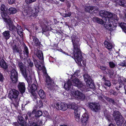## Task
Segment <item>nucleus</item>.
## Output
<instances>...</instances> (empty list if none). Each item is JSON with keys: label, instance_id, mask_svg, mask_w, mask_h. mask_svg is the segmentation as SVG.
I'll list each match as a JSON object with an SVG mask.
<instances>
[{"label": "nucleus", "instance_id": "42", "mask_svg": "<svg viewBox=\"0 0 126 126\" xmlns=\"http://www.w3.org/2000/svg\"><path fill=\"white\" fill-rule=\"evenodd\" d=\"M70 79H78V75L77 73H75L72 76H70Z\"/></svg>", "mask_w": 126, "mask_h": 126}, {"label": "nucleus", "instance_id": "8", "mask_svg": "<svg viewBox=\"0 0 126 126\" xmlns=\"http://www.w3.org/2000/svg\"><path fill=\"white\" fill-rule=\"evenodd\" d=\"M99 104L94 102H91L89 105V106L91 110L94 112H97L100 110Z\"/></svg>", "mask_w": 126, "mask_h": 126}, {"label": "nucleus", "instance_id": "30", "mask_svg": "<svg viewBox=\"0 0 126 126\" xmlns=\"http://www.w3.org/2000/svg\"><path fill=\"white\" fill-rule=\"evenodd\" d=\"M105 98L106 100L110 102V104L114 105H116V103L115 101L113 99L110 98L107 96H105Z\"/></svg>", "mask_w": 126, "mask_h": 126}, {"label": "nucleus", "instance_id": "63", "mask_svg": "<svg viewBox=\"0 0 126 126\" xmlns=\"http://www.w3.org/2000/svg\"><path fill=\"white\" fill-rule=\"evenodd\" d=\"M13 125H14L15 126H18V124L17 122H15L13 123Z\"/></svg>", "mask_w": 126, "mask_h": 126}, {"label": "nucleus", "instance_id": "9", "mask_svg": "<svg viewBox=\"0 0 126 126\" xmlns=\"http://www.w3.org/2000/svg\"><path fill=\"white\" fill-rule=\"evenodd\" d=\"M18 66L20 68L22 75L24 78L26 79L27 77L28 71L26 70L25 68H24V65L21 62H18Z\"/></svg>", "mask_w": 126, "mask_h": 126}, {"label": "nucleus", "instance_id": "1", "mask_svg": "<svg viewBox=\"0 0 126 126\" xmlns=\"http://www.w3.org/2000/svg\"><path fill=\"white\" fill-rule=\"evenodd\" d=\"M74 37L73 36L72 37V41L73 45V54L74 56V59L76 62L79 66H82V65L85 66L86 63V60L82 59V57L79 49V47L77 45L78 42H75L76 40H75L73 38Z\"/></svg>", "mask_w": 126, "mask_h": 126}, {"label": "nucleus", "instance_id": "10", "mask_svg": "<svg viewBox=\"0 0 126 126\" xmlns=\"http://www.w3.org/2000/svg\"><path fill=\"white\" fill-rule=\"evenodd\" d=\"M72 94L76 96L78 100H83L85 99L86 97L84 94L77 90L73 92Z\"/></svg>", "mask_w": 126, "mask_h": 126}, {"label": "nucleus", "instance_id": "37", "mask_svg": "<svg viewBox=\"0 0 126 126\" xmlns=\"http://www.w3.org/2000/svg\"><path fill=\"white\" fill-rule=\"evenodd\" d=\"M119 25L124 32L126 33V23L124 22L121 23L119 24Z\"/></svg>", "mask_w": 126, "mask_h": 126}, {"label": "nucleus", "instance_id": "23", "mask_svg": "<svg viewBox=\"0 0 126 126\" xmlns=\"http://www.w3.org/2000/svg\"><path fill=\"white\" fill-rule=\"evenodd\" d=\"M75 117L76 120L78 122L80 121V111L79 109H77L75 110Z\"/></svg>", "mask_w": 126, "mask_h": 126}, {"label": "nucleus", "instance_id": "22", "mask_svg": "<svg viewBox=\"0 0 126 126\" xmlns=\"http://www.w3.org/2000/svg\"><path fill=\"white\" fill-rule=\"evenodd\" d=\"M40 62L38 61L35 60L34 61V63L36 67L38 68L39 70H44L45 69V67L44 65H42V66H41L40 64Z\"/></svg>", "mask_w": 126, "mask_h": 126}, {"label": "nucleus", "instance_id": "60", "mask_svg": "<svg viewBox=\"0 0 126 126\" xmlns=\"http://www.w3.org/2000/svg\"><path fill=\"white\" fill-rule=\"evenodd\" d=\"M118 93L114 91L113 94L114 95H118Z\"/></svg>", "mask_w": 126, "mask_h": 126}, {"label": "nucleus", "instance_id": "33", "mask_svg": "<svg viewBox=\"0 0 126 126\" xmlns=\"http://www.w3.org/2000/svg\"><path fill=\"white\" fill-rule=\"evenodd\" d=\"M61 108H60V110L62 111H64L66 110L68 108L67 105L65 103H61Z\"/></svg>", "mask_w": 126, "mask_h": 126}, {"label": "nucleus", "instance_id": "15", "mask_svg": "<svg viewBox=\"0 0 126 126\" xmlns=\"http://www.w3.org/2000/svg\"><path fill=\"white\" fill-rule=\"evenodd\" d=\"M4 21L5 22L7 23L8 26V27L9 30L10 31H12L15 28V27L13 24L12 21L11 19L9 18L8 19H4Z\"/></svg>", "mask_w": 126, "mask_h": 126}, {"label": "nucleus", "instance_id": "48", "mask_svg": "<svg viewBox=\"0 0 126 126\" xmlns=\"http://www.w3.org/2000/svg\"><path fill=\"white\" fill-rule=\"evenodd\" d=\"M83 77L84 79H91V77L88 74H86L83 75Z\"/></svg>", "mask_w": 126, "mask_h": 126}, {"label": "nucleus", "instance_id": "50", "mask_svg": "<svg viewBox=\"0 0 126 126\" xmlns=\"http://www.w3.org/2000/svg\"><path fill=\"white\" fill-rule=\"evenodd\" d=\"M32 95L31 96L32 98H33V100H35L37 98V96L35 94L33 93H32Z\"/></svg>", "mask_w": 126, "mask_h": 126}, {"label": "nucleus", "instance_id": "16", "mask_svg": "<svg viewBox=\"0 0 126 126\" xmlns=\"http://www.w3.org/2000/svg\"><path fill=\"white\" fill-rule=\"evenodd\" d=\"M27 88L29 91L32 93L36 91L37 92H38L37 86L34 83H33L31 85L28 86Z\"/></svg>", "mask_w": 126, "mask_h": 126}, {"label": "nucleus", "instance_id": "20", "mask_svg": "<svg viewBox=\"0 0 126 126\" xmlns=\"http://www.w3.org/2000/svg\"><path fill=\"white\" fill-rule=\"evenodd\" d=\"M89 118V116L88 113H85L83 115L81 118V121L83 125L85 126L86 124V122L87 121Z\"/></svg>", "mask_w": 126, "mask_h": 126}, {"label": "nucleus", "instance_id": "57", "mask_svg": "<svg viewBox=\"0 0 126 126\" xmlns=\"http://www.w3.org/2000/svg\"><path fill=\"white\" fill-rule=\"evenodd\" d=\"M123 6L126 7V1L124 0V2L123 4Z\"/></svg>", "mask_w": 126, "mask_h": 126}, {"label": "nucleus", "instance_id": "40", "mask_svg": "<svg viewBox=\"0 0 126 126\" xmlns=\"http://www.w3.org/2000/svg\"><path fill=\"white\" fill-rule=\"evenodd\" d=\"M68 108L75 110L77 109V107L74 104L72 103L70 104V105H69Z\"/></svg>", "mask_w": 126, "mask_h": 126}, {"label": "nucleus", "instance_id": "4", "mask_svg": "<svg viewBox=\"0 0 126 126\" xmlns=\"http://www.w3.org/2000/svg\"><path fill=\"white\" fill-rule=\"evenodd\" d=\"M114 120L118 126H121L124 121V119L121 113L118 111H115L113 114Z\"/></svg>", "mask_w": 126, "mask_h": 126}, {"label": "nucleus", "instance_id": "21", "mask_svg": "<svg viewBox=\"0 0 126 126\" xmlns=\"http://www.w3.org/2000/svg\"><path fill=\"white\" fill-rule=\"evenodd\" d=\"M84 80L86 82L87 86H89L90 88L93 89L95 87L92 79H84Z\"/></svg>", "mask_w": 126, "mask_h": 126}, {"label": "nucleus", "instance_id": "17", "mask_svg": "<svg viewBox=\"0 0 126 126\" xmlns=\"http://www.w3.org/2000/svg\"><path fill=\"white\" fill-rule=\"evenodd\" d=\"M36 55L38 58L41 61V63L42 65L44 64L43 54L41 50L37 51L36 52Z\"/></svg>", "mask_w": 126, "mask_h": 126}, {"label": "nucleus", "instance_id": "52", "mask_svg": "<svg viewBox=\"0 0 126 126\" xmlns=\"http://www.w3.org/2000/svg\"><path fill=\"white\" fill-rule=\"evenodd\" d=\"M71 15V14L70 13H64V17H66L68 16H70Z\"/></svg>", "mask_w": 126, "mask_h": 126}, {"label": "nucleus", "instance_id": "28", "mask_svg": "<svg viewBox=\"0 0 126 126\" xmlns=\"http://www.w3.org/2000/svg\"><path fill=\"white\" fill-rule=\"evenodd\" d=\"M16 29L18 34L21 37H22L23 32V30L21 26H18L17 27Z\"/></svg>", "mask_w": 126, "mask_h": 126}, {"label": "nucleus", "instance_id": "39", "mask_svg": "<svg viewBox=\"0 0 126 126\" xmlns=\"http://www.w3.org/2000/svg\"><path fill=\"white\" fill-rule=\"evenodd\" d=\"M36 79H26V80L28 84V86L30 85L32 83H34L37 82Z\"/></svg>", "mask_w": 126, "mask_h": 126}, {"label": "nucleus", "instance_id": "51", "mask_svg": "<svg viewBox=\"0 0 126 126\" xmlns=\"http://www.w3.org/2000/svg\"><path fill=\"white\" fill-rule=\"evenodd\" d=\"M28 63L29 64V65L31 66V67H32L33 66V63L30 60L29 61Z\"/></svg>", "mask_w": 126, "mask_h": 126}, {"label": "nucleus", "instance_id": "14", "mask_svg": "<svg viewBox=\"0 0 126 126\" xmlns=\"http://www.w3.org/2000/svg\"><path fill=\"white\" fill-rule=\"evenodd\" d=\"M19 94V92L17 90L13 89L10 91L9 95V97L11 99L12 98H16Z\"/></svg>", "mask_w": 126, "mask_h": 126}, {"label": "nucleus", "instance_id": "45", "mask_svg": "<svg viewBox=\"0 0 126 126\" xmlns=\"http://www.w3.org/2000/svg\"><path fill=\"white\" fill-rule=\"evenodd\" d=\"M36 0H25L26 3L28 4L35 1Z\"/></svg>", "mask_w": 126, "mask_h": 126}, {"label": "nucleus", "instance_id": "43", "mask_svg": "<svg viewBox=\"0 0 126 126\" xmlns=\"http://www.w3.org/2000/svg\"><path fill=\"white\" fill-rule=\"evenodd\" d=\"M12 49L13 50L14 52H18V49L15 45H14L12 47Z\"/></svg>", "mask_w": 126, "mask_h": 126}, {"label": "nucleus", "instance_id": "12", "mask_svg": "<svg viewBox=\"0 0 126 126\" xmlns=\"http://www.w3.org/2000/svg\"><path fill=\"white\" fill-rule=\"evenodd\" d=\"M40 26L42 29V33L43 34L46 35L47 32L49 30V25L47 22L45 21V23L43 22H41L40 24Z\"/></svg>", "mask_w": 126, "mask_h": 126}, {"label": "nucleus", "instance_id": "49", "mask_svg": "<svg viewBox=\"0 0 126 126\" xmlns=\"http://www.w3.org/2000/svg\"><path fill=\"white\" fill-rule=\"evenodd\" d=\"M109 64L110 67L111 68L114 67L115 65V64L113 62H109Z\"/></svg>", "mask_w": 126, "mask_h": 126}, {"label": "nucleus", "instance_id": "53", "mask_svg": "<svg viewBox=\"0 0 126 126\" xmlns=\"http://www.w3.org/2000/svg\"><path fill=\"white\" fill-rule=\"evenodd\" d=\"M100 68L101 70H105L106 69V67L104 66H100Z\"/></svg>", "mask_w": 126, "mask_h": 126}, {"label": "nucleus", "instance_id": "56", "mask_svg": "<svg viewBox=\"0 0 126 126\" xmlns=\"http://www.w3.org/2000/svg\"><path fill=\"white\" fill-rule=\"evenodd\" d=\"M119 66H125V64H124V62L123 63H120L119 64Z\"/></svg>", "mask_w": 126, "mask_h": 126}, {"label": "nucleus", "instance_id": "64", "mask_svg": "<svg viewBox=\"0 0 126 126\" xmlns=\"http://www.w3.org/2000/svg\"><path fill=\"white\" fill-rule=\"evenodd\" d=\"M109 126H116L115 125L113 124L112 123H110L109 125Z\"/></svg>", "mask_w": 126, "mask_h": 126}, {"label": "nucleus", "instance_id": "47", "mask_svg": "<svg viewBox=\"0 0 126 126\" xmlns=\"http://www.w3.org/2000/svg\"><path fill=\"white\" fill-rule=\"evenodd\" d=\"M33 41L37 45H38L40 44V43L38 39L37 38H33Z\"/></svg>", "mask_w": 126, "mask_h": 126}, {"label": "nucleus", "instance_id": "55", "mask_svg": "<svg viewBox=\"0 0 126 126\" xmlns=\"http://www.w3.org/2000/svg\"><path fill=\"white\" fill-rule=\"evenodd\" d=\"M13 83H15L18 81V79H11Z\"/></svg>", "mask_w": 126, "mask_h": 126}, {"label": "nucleus", "instance_id": "3", "mask_svg": "<svg viewBox=\"0 0 126 126\" xmlns=\"http://www.w3.org/2000/svg\"><path fill=\"white\" fill-rule=\"evenodd\" d=\"M112 16L109 17L108 21H106L104 25L105 27L110 31L115 29L119 20V18L116 15L112 14Z\"/></svg>", "mask_w": 126, "mask_h": 126}, {"label": "nucleus", "instance_id": "13", "mask_svg": "<svg viewBox=\"0 0 126 126\" xmlns=\"http://www.w3.org/2000/svg\"><path fill=\"white\" fill-rule=\"evenodd\" d=\"M46 81L47 83L46 86L49 89L52 90L55 89V84L53 80L52 79H46Z\"/></svg>", "mask_w": 126, "mask_h": 126}, {"label": "nucleus", "instance_id": "41", "mask_svg": "<svg viewBox=\"0 0 126 126\" xmlns=\"http://www.w3.org/2000/svg\"><path fill=\"white\" fill-rule=\"evenodd\" d=\"M61 103L60 102H57L55 103V106L57 109L60 110V108H61Z\"/></svg>", "mask_w": 126, "mask_h": 126}, {"label": "nucleus", "instance_id": "6", "mask_svg": "<svg viewBox=\"0 0 126 126\" xmlns=\"http://www.w3.org/2000/svg\"><path fill=\"white\" fill-rule=\"evenodd\" d=\"M33 117L29 118V117L28 114L26 115L25 117L26 120L28 119H29V122L28 123V126H40L42 124V121L41 120L36 121H35L34 120L35 119L32 120V118Z\"/></svg>", "mask_w": 126, "mask_h": 126}, {"label": "nucleus", "instance_id": "29", "mask_svg": "<svg viewBox=\"0 0 126 126\" xmlns=\"http://www.w3.org/2000/svg\"><path fill=\"white\" fill-rule=\"evenodd\" d=\"M7 13L10 14H13L16 13V10L15 8L11 7L7 11Z\"/></svg>", "mask_w": 126, "mask_h": 126}, {"label": "nucleus", "instance_id": "54", "mask_svg": "<svg viewBox=\"0 0 126 126\" xmlns=\"http://www.w3.org/2000/svg\"><path fill=\"white\" fill-rule=\"evenodd\" d=\"M9 3L10 4H12L14 2V0H8Z\"/></svg>", "mask_w": 126, "mask_h": 126}, {"label": "nucleus", "instance_id": "7", "mask_svg": "<svg viewBox=\"0 0 126 126\" xmlns=\"http://www.w3.org/2000/svg\"><path fill=\"white\" fill-rule=\"evenodd\" d=\"M99 14V15L102 16L106 21H108V20L109 19V17L112 16L111 13L104 10L100 11Z\"/></svg>", "mask_w": 126, "mask_h": 126}, {"label": "nucleus", "instance_id": "58", "mask_svg": "<svg viewBox=\"0 0 126 126\" xmlns=\"http://www.w3.org/2000/svg\"><path fill=\"white\" fill-rule=\"evenodd\" d=\"M114 91L112 90H110V93L111 94H113Z\"/></svg>", "mask_w": 126, "mask_h": 126}, {"label": "nucleus", "instance_id": "38", "mask_svg": "<svg viewBox=\"0 0 126 126\" xmlns=\"http://www.w3.org/2000/svg\"><path fill=\"white\" fill-rule=\"evenodd\" d=\"M24 55L25 57L26 58L28 57L29 52L28 48L26 46H25L24 47Z\"/></svg>", "mask_w": 126, "mask_h": 126}, {"label": "nucleus", "instance_id": "24", "mask_svg": "<svg viewBox=\"0 0 126 126\" xmlns=\"http://www.w3.org/2000/svg\"><path fill=\"white\" fill-rule=\"evenodd\" d=\"M85 10L86 11L90 12V11L93 10L94 11H98V9L97 7L92 6H86L85 8Z\"/></svg>", "mask_w": 126, "mask_h": 126}, {"label": "nucleus", "instance_id": "34", "mask_svg": "<svg viewBox=\"0 0 126 126\" xmlns=\"http://www.w3.org/2000/svg\"><path fill=\"white\" fill-rule=\"evenodd\" d=\"M104 115L108 121H110L111 117L110 115L109 112L108 110H105L104 111Z\"/></svg>", "mask_w": 126, "mask_h": 126}, {"label": "nucleus", "instance_id": "26", "mask_svg": "<svg viewBox=\"0 0 126 126\" xmlns=\"http://www.w3.org/2000/svg\"><path fill=\"white\" fill-rule=\"evenodd\" d=\"M18 74L15 69H13L12 70L11 75V79H17Z\"/></svg>", "mask_w": 126, "mask_h": 126}, {"label": "nucleus", "instance_id": "25", "mask_svg": "<svg viewBox=\"0 0 126 126\" xmlns=\"http://www.w3.org/2000/svg\"><path fill=\"white\" fill-rule=\"evenodd\" d=\"M93 21H94L98 23L101 24L102 25L104 24V25L105 24V22H106L105 20H104V21H103L102 19H101L96 17H94L93 18Z\"/></svg>", "mask_w": 126, "mask_h": 126}, {"label": "nucleus", "instance_id": "36", "mask_svg": "<svg viewBox=\"0 0 126 126\" xmlns=\"http://www.w3.org/2000/svg\"><path fill=\"white\" fill-rule=\"evenodd\" d=\"M124 1V0H116L114 2L116 6L120 5L123 6Z\"/></svg>", "mask_w": 126, "mask_h": 126}, {"label": "nucleus", "instance_id": "35", "mask_svg": "<svg viewBox=\"0 0 126 126\" xmlns=\"http://www.w3.org/2000/svg\"><path fill=\"white\" fill-rule=\"evenodd\" d=\"M0 65L1 67L6 69L7 68V65L4 60L2 59L1 60Z\"/></svg>", "mask_w": 126, "mask_h": 126}, {"label": "nucleus", "instance_id": "44", "mask_svg": "<svg viewBox=\"0 0 126 126\" xmlns=\"http://www.w3.org/2000/svg\"><path fill=\"white\" fill-rule=\"evenodd\" d=\"M104 84L106 86H110L111 84L110 82L108 80H106L104 82Z\"/></svg>", "mask_w": 126, "mask_h": 126}, {"label": "nucleus", "instance_id": "59", "mask_svg": "<svg viewBox=\"0 0 126 126\" xmlns=\"http://www.w3.org/2000/svg\"><path fill=\"white\" fill-rule=\"evenodd\" d=\"M45 76L46 77V79H50V77L48 76L47 74L45 75Z\"/></svg>", "mask_w": 126, "mask_h": 126}, {"label": "nucleus", "instance_id": "31", "mask_svg": "<svg viewBox=\"0 0 126 126\" xmlns=\"http://www.w3.org/2000/svg\"><path fill=\"white\" fill-rule=\"evenodd\" d=\"M2 35L3 37L7 40L9 39L10 36V32L8 31H5L3 32Z\"/></svg>", "mask_w": 126, "mask_h": 126}, {"label": "nucleus", "instance_id": "2", "mask_svg": "<svg viewBox=\"0 0 126 126\" xmlns=\"http://www.w3.org/2000/svg\"><path fill=\"white\" fill-rule=\"evenodd\" d=\"M81 88L82 91L84 92L88 91L87 87L79 79H68V81L64 84V87L67 90H68L71 88L72 85Z\"/></svg>", "mask_w": 126, "mask_h": 126}, {"label": "nucleus", "instance_id": "46", "mask_svg": "<svg viewBox=\"0 0 126 126\" xmlns=\"http://www.w3.org/2000/svg\"><path fill=\"white\" fill-rule=\"evenodd\" d=\"M119 79H118V82H119L120 85H119V86H117L115 87L116 89L118 90H120L119 88L122 87L123 84L122 83H121V82H120L119 81Z\"/></svg>", "mask_w": 126, "mask_h": 126}, {"label": "nucleus", "instance_id": "32", "mask_svg": "<svg viewBox=\"0 0 126 126\" xmlns=\"http://www.w3.org/2000/svg\"><path fill=\"white\" fill-rule=\"evenodd\" d=\"M38 94L41 99H45L46 98V95L42 89H40L38 92Z\"/></svg>", "mask_w": 126, "mask_h": 126}, {"label": "nucleus", "instance_id": "11", "mask_svg": "<svg viewBox=\"0 0 126 126\" xmlns=\"http://www.w3.org/2000/svg\"><path fill=\"white\" fill-rule=\"evenodd\" d=\"M5 6L3 4L1 5L0 7V13L2 18L4 19H8L9 18V16L6 13H7Z\"/></svg>", "mask_w": 126, "mask_h": 126}, {"label": "nucleus", "instance_id": "19", "mask_svg": "<svg viewBox=\"0 0 126 126\" xmlns=\"http://www.w3.org/2000/svg\"><path fill=\"white\" fill-rule=\"evenodd\" d=\"M18 120L17 121L18 123L22 126H27L28 125L27 123L23 120L24 118L22 116L20 115H18L17 117Z\"/></svg>", "mask_w": 126, "mask_h": 126}, {"label": "nucleus", "instance_id": "5", "mask_svg": "<svg viewBox=\"0 0 126 126\" xmlns=\"http://www.w3.org/2000/svg\"><path fill=\"white\" fill-rule=\"evenodd\" d=\"M35 110L34 109L32 112L30 111L28 112V115H29V118L33 117L32 118V120H33V119H35L34 120L35 121H39L42 120H40V117L43 114L42 112L40 110L37 111L35 113V114L33 116L34 114L35 113Z\"/></svg>", "mask_w": 126, "mask_h": 126}, {"label": "nucleus", "instance_id": "62", "mask_svg": "<svg viewBox=\"0 0 126 126\" xmlns=\"http://www.w3.org/2000/svg\"><path fill=\"white\" fill-rule=\"evenodd\" d=\"M3 78V76L0 73V79H2Z\"/></svg>", "mask_w": 126, "mask_h": 126}, {"label": "nucleus", "instance_id": "18", "mask_svg": "<svg viewBox=\"0 0 126 126\" xmlns=\"http://www.w3.org/2000/svg\"><path fill=\"white\" fill-rule=\"evenodd\" d=\"M18 88L21 93H23L25 92L26 88L24 82H19L18 85Z\"/></svg>", "mask_w": 126, "mask_h": 126}, {"label": "nucleus", "instance_id": "27", "mask_svg": "<svg viewBox=\"0 0 126 126\" xmlns=\"http://www.w3.org/2000/svg\"><path fill=\"white\" fill-rule=\"evenodd\" d=\"M104 44L105 47L109 50L112 48L114 45L113 44L109 43L107 41H105Z\"/></svg>", "mask_w": 126, "mask_h": 126}, {"label": "nucleus", "instance_id": "61", "mask_svg": "<svg viewBox=\"0 0 126 126\" xmlns=\"http://www.w3.org/2000/svg\"><path fill=\"white\" fill-rule=\"evenodd\" d=\"M60 51L61 52H62L63 53H64L65 54V55H68L67 53H65V52H64L63 51V50H62V49H61L60 50Z\"/></svg>", "mask_w": 126, "mask_h": 126}]
</instances>
